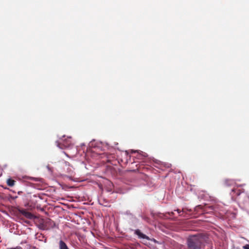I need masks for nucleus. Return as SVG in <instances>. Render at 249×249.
<instances>
[{"mask_svg": "<svg viewBox=\"0 0 249 249\" xmlns=\"http://www.w3.org/2000/svg\"><path fill=\"white\" fill-rule=\"evenodd\" d=\"M203 241L204 238L201 235L189 236L187 239V249H201Z\"/></svg>", "mask_w": 249, "mask_h": 249, "instance_id": "obj_1", "label": "nucleus"}, {"mask_svg": "<svg viewBox=\"0 0 249 249\" xmlns=\"http://www.w3.org/2000/svg\"><path fill=\"white\" fill-rule=\"evenodd\" d=\"M71 137L67 139L62 140V142L58 143V146L61 149L68 148L71 144Z\"/></svg>", "mask_w": 249, "mask_h": 249, "instance_id": "obj_2", "label": "nucleus"}, {"mask_svg": "<svg viewBox=\"0 0 249 249\" xmlns=\"http://www.w3.org/2000/svg\"><path fill=\"white\" fill-rule=\"evenodd\" d=\"M135 233L137 234L140 238H143V239H146L148 240H151L155 243H157L158 242L157 240L154 238L151 239L148 236L146 235L145 234L142 233L141 232L140 230H136L135 231Z\"/></svg>", "mask_w": 249, "mask_h": 249, "instance_id": "obj_3", "label": "nucleus"}, {"mask_svg": "<svg viewBox=\"0 0 249 249\" xmlns=\"http://www.w3.org/2000/svg\"><path fill=\"white\" fill-rule=\"evenodd\" d=\"M19 213L28 219H32L35 218L34 214H33L27 211L26 210H20Z\"/></svg>", "mask_w": 249, "mask_h": 249, "instance_id": "obj_4", "label": "nucleus"}, {"mask_svg": "<svg viewBox=\"0 0 249 249\" xmlns=\"http://www.w3.org/2000/svg\"><path fill=\"white\" fill-rule=\"evenodd\" d=\"M224 184L226 186H232L235 184V182L233 179H226L224 181Z\"/></svg>", "mask_w": 249, "mask_h": 249, "instance_id": "obj_5", "label": "nucleus"}, {"mask_svg": "<svg viewBox=\"0 0 249 249\" xmlns=\"http://www.w3.org/2000/svg\"><path fill=\"white\" fill-rule=\"evenodd\" d=\"M59 249H69L67 244L63 240H61L59 242Z\"/></svg>", "mask_w": 249, "mask_h": 249, "instance_id": "obj_6", "label": "nucleus"}, {"mask_svg": "<svg viewBox=\"0 0 249 249\" xmlns=\"http://www.w3.org/2000/svg\"><path fill=\"white\" fill-rule=\"evenodd\" d=\"M7 184L10 187H13L15 185L16 181L11 178H8L6 181Z\"/></svg>", "mask_w": 249, "mask_h": 249, "instance_id": "obj_7", "label": "nucleus"}, {"mask_svg": "<svg viewBox=\"0 0 249 249\" xmlns=\"http://www.w3.org/2000/svg\"><path fill=\"white\" fill-rule=\"evenodd\" d=\"M68 170H69V174L70 175V176H67L68 178H69L71 180H72V178L74 176V172L73 170H72L71 168H69Z\"/></svg>", "mask_w": 249, "mask_h": 249, "instance_id": "obj_8", "label": "nucleus"}, {"mask_svg": "<svg viewBox=\"0 0 249 249\" xmlns=\"http://www.w3.org/2000/svg\"><path fill=\"white\" fill-rule=\"evenodd\" d=\"M232 192L235 193L237 196H239L241 193L243 192L241 190L238 189L237 188L236 189H233L232 190Z\"/></svg>", "mask_w": 249, "mask_h": 249, "instance_id": "obj_9", "label": "nucleus"}, {"mask_svg": "<svg viewBox=\"0 0 249 249\" xmlns=\"http://www.w3.org/2000/svg\"><path fill=\"white\" fill-rule=\"evenodd\" d=\"M175 211H177L178 213H179V215H181V216L182 215V213L180 214L181 212H182V213L184 212V209H183L182 210V211H181V210H180L179 209H177V210H175Z\"/></svg>", "mask_w": 249, "mask_h": 249, "instance_id": "obj_10", "label": "nucleus"}, {"mask_svg": "<svg viewBox=\"0 0 249 249\" xmlns=\"http://www.w3.org/2000/svg\"><path fill=\"white\" fill-rule=\"evenodd\" d=\"M243 248L244 249H249V245L247 244V245L244 246Z\"/></svg>", "mask_w": 249, "mask_h": 249, "instance_id": "obj_11", "label": "nucleus"}, {"mask_svg": "<svg viewBox=\"0 0 249 249\" xmlns=\"http://www.w3.org/2000/svg\"><path fill=\"white\" fill-rule=\"evenodd\" d=\"M168 214H169V216H173L174 214V212H169Z\"/></svg>", "mask_w": 249, "mask_h": 249, "instance_id": "obj_12", "label": "nucleus"}, {"mask_svg": "<svg viewBox=\"0 0 249 249\" xmlns=\"http://www.w3.org/2000/svg\"><path fill=\"white\" fill-rule=\"evenodd\" d=\"M247 197H248V198H249V196H247Z\"/></svg>", "mask_w": 249, "mask_h": 249, "instance_id": "obj_13", "label": "nucleus"}]
</instances>
